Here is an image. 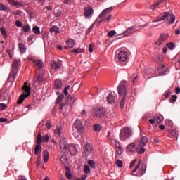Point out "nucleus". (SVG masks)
<instances>
[{
  "label": "nucleus",
  "mask_w": 180,
  "mask_h": 180,
  "mask_svg": "<svg viewBox=\"0 0 180 180\" xmlns=\"http://www.w3.org/2000/svg\"><path fill=\"white\" fill-rule=\"evenodd\" d=\"M60 153H62V157L60 158V161L63 162V160H65V157L68 155L70 153V155H75L77 154V147L75 145H69L68 142L67 141V139L62 138L60 139Z\"/></svg>",
  "instance_id": "obj_1"
},
{
  "label": "nucleus",
  "mask_w": 180,
  "mask_h": 180,
  "mask_svg": "<svg viewBox=\"0 0 180 180\" xmlns=\"http://www.w3.org/2000/svg\"><path fill=\"white\" fill-rule=\"evenodd\" d=\"M119 95H123V98L120 101V108L123 109L124 108V102L126 101V95H127V91L126 90V81H122L120 83L117 87Z\"/></svg>",
  "instance_id": "obj_2"
},
{
  "label": "nucleus",
  "mask_w": 180,
  "mask_h": 180,
  "mask_svg": "<svg viewBox=\"0 0 180 180\" xmlns=\"http://www.w3.org/2000/svg\"><path fill=\"white\" fill-rule=\"evenodd\" d=\"M130 137H131V129L129 127L122 128L120 133V140L121 141H126Z\"/></svg>",
  "instance_id": "obj_3"
},
{
  "label": "nucleus",
  "mask_w": 180,
  "mask_h": 180,
  "mask_svg": "<svg viewBox=\"0 0 180 180\" xmlns=\"http://www.w3.org/2000/svg\"><path fill=\"white\" fill-rule=\"evenodd\" d=\"M106 113V111L105 110V108L103 107H98L95 108L94 110V117L97 119H103L105 117V115Z\"/></svg>",
  "instance_id": "obj_4"
},
{
  "label": "nucleus",
  "mask_w": 180,
  "mask_h": 180,
  "mask_svg": "<svg viewBox=\"0 0 180 180\" xmlns=\"http://www.w3.org/2000/svg\"><path fill=\"white\" fill-rule=\"evenodd\" d=\"M74 127L76 129V130L78 131V133H80L82 134L84 133V123L82 122V120L79 119H77L74 123Z\"/></svg>",
  "instance_id": "obj_5"
},
{
  "label": "nucleus",
  "mask_w": 180,
  "mask_h": 180,
  "mask_svg": "<svg viewBox=\"0 0 180 180\" xmlns=\"http://www.w3.org/2000/svg\"><path fill=\"white\" fill-rule=\"evenodd\" d=\"M167 72L168 71L167 70L165 65H162L155 70V74L158 77V75H167Z\"/></svg>",
  "instance_id": "obj_6"
},
{
  "label": "nucleus",
  "mask_w": 180,
  "mask_h": 180,
  "mask_svg": "<svg viewBox=\"0 0 180 180\" xmlns=\"http://www.w3.org/2000/svg\"><path fill=\"white\" fill-rule=\"evenodd\" d=\"M115 60L122 62L126 61V60H127V52L124 51H120L119 53L116 56Z\"/></svg>",
  "instance_id": "obj_7"
},
{
  "label": "nucleus",
  "mask_w": 180,
  "mask_h": 180,
  "mask_svg": "<svg viewBox=\"0 0 180 180\" xmlns=\"http://www.w3.org/2000/svg\"><path fill=\"white\" fill-rule=\"evenodd\" d=\"M166 40H168V34H162L160 35L158 40L156 41L155 44L160 46L162 43L165 42Z\"/></svg>",
  "instance_id": "obj_8"
},
{
  "label": "nucleus",
  "mask_w": 180,
  "mask_h": 180,
  "mask_svg": "<svg viewBox=\"0 0 180 180\" xmlns=\"http://www.w3.org/2000/svg\"><path fill=\"white\" fill-rule=\"evenodd\" d=\"M93 149L94 148L91 144L86 143L84 148V155H85V157H89V155H91L92 153Z\"/></svg>",
  "instance_id": "obj_9"
},
{
  "label": "nucleus",
  "mask_w": 180,
  "mask_h": 180,
  "mask_svg": "<svg viewBox=\"0 0 180 180\" xmlns=\"http://www.w3.org/2000/svg\"><path fill=\"white\" fill-rule=\"evenodd\" d=\"M51 70H53V71H57L58 70H60V68L62 65L61 60H58L57 62L53 60L51 63Z\"/></svg>",
  "instance_id": "obj_10"
},
{
  "label": "nucleus",
  "mask_w": 180,
  "mask_h": 180,
  "mask_svg": "<svg viewBox=\"0 0 180 180\" xmlns=\"http://www.w3.org/2000/svg\"><path fill=\"white\" fill-rule=\"evenodd\" d=\"M136 30H137V29L136 28V26H132L129 28H127L126 30V31L124 32V33L122 34H123V36H125V37L130 36V35L133 34V33H134V32H136Z\"/></svg>",
  "instance_id": "obj_11"
},
{
  "label": "nucleus",
  "mask_w": 180,
  "mask_h": 180,
  "mask_svg": "<svg viewBox=\"0 0 180 180\" xmlns=\"http://www.w3.org/2000/svg\"><path fill=\"white\" fill-rule=\"evenodd\" d=\"M94 13V8L91 6H88L84 8V16L88 18L91 16V14Z\"/></svg>",
  "instance_id": "obj_12"
},
{
  "label": "nucleus",
  "mask_w": 180,
  "mask_h": 180,
  "mask_svg": "<svg viewBox=\"0 0 180 180\" xmlns=\"http://www.w3.org/2000/svg\"><path fill=\"white\" fill-rule=\"evenodd\" d=\"M149 122L151 124H160L161 123V117L160 116H155L153 119H150Z\"/></svg>",
  "instance_id": "obj_13"
},
{
  "label": "nucleus",
  "mask_w": 180,
  "mask_h": 180,
  "mask_svg": "<svg viewBox=\"0 0 180 180\" xmlns=\"http://www.w3.org/2000/svg\"><path fill=\"white\" fill-rule=\"evenodd\" d=\"M8 4L12 6H15V8H20L23 6V4L19 1H15V0H7Z\"/></svg>",
  "instance_id": "obj_14"
},
{
  "label": "nucleus",
  "mask_w": 180,
  "mask_h": 180,
  "mask_svg": "<svg viewBox=\"0 0 180 180\" xmlns=\"http://www.w3.org/2000/svg\"><path fill=\"white\" fill-rule=\"evenodd\" d=\"M49 32L51 34H53V33H55V34H58V33H60V27H58L57 25H53L49 28Z\"/></svg>",
  "instance_id": "obj_15"
},
{
  "label": "nucleus",
  "mask_w": 180,
  "mask_h": 180,
  "mask_svg": "<svg viewBox=\"0 0 180 180\" xmlns=\"http://www.w3.org/2000/svg\"><path fill=\"white\" fill-rule=\"evenodd\" d=\"M113 11V7H109L108 8L104 9L102 13L99 15L98 19H102L106 13H109V12H112Z\"/></svg>",
  "instance_id": "obj_16"
},
{
  "label": "nucleus",
  "mask_w": 180,
  "mask_h": 180,
  "mask_svg": "<svg viewBox=\"0 0 180 180\" xmlns=\"http://www.w3.org/2000/svg\"><path fill=\"white\" fill-rule=\"evenodd\" d=\"M22 89H24L25 92L27 94H25V96H30V91H32V89L30 88V86L27 85V82H25L24 84Z\"/></svg>",
  "instance_id": "obj_17"
},
{
  "label": "nucleus",
  "mask_w": 180,
  "mask_h": 180,
  "mask_svg": "<svg viewBox=\"0 0 180 180\" xmlns=\"http://www.w3.org/2000/svg\"><path fill=\"white\" fill-rule=\"evenodd\" d=\"M148 141V140L147 139V136L142 137L139 143V148L144 147V146H146V144H147Z\"/></svg>",
  "instance_id": "obj_18"
},
{
  "label": "nucleus",
  "mask_w": 180,
  "mask_h": 180,
  "mask_svg": "<svg viewBox=\"0 0 180 180\" xmlns=\"http://www.w3.org/2000/svg\"><path fill=\"white\" fill-rule=\"evenodd\" d=\"M106 101H107V102H108V103H115V102L116 101V98L113 95L109 94L106 97Z\"/></svg>",
  "instance_id": "obj_19"
},
{
  "label": "nucleus",
  "mask_w": 180,
  "mask_h": 180,
  "mask_svg": "<svg viewBox=\"0 0 180 180\" xmlns=\"http://www.w3.org/2000/svg\"><path fill=\"white\" fill-rule=\"evenodd\" d=\"M28 96H26V94H25V93H22L18 101H17L18 105H21V103H23L25 99H26V98H27Z\"/></svg>",
  "instance_id": "obj_20"
},
{
  "label": "nucleus",
  "mask_w": 180,
  "mask_h": 180,
  "mask_svg": "<svg viewBox=\"0 0 180 180\" xmlns=\"http://www.w3.org/2000/svg\"><path fill=\"white\" fill-rule=\"evenodd\" d=\"M168 19H169V13L165 12L163 13L162 18L158 19V21L162 22V20H168Z\"/></svg>",
  "instance_id": "obj_21"
},
{
  "label": "nucleus",
  "mask_w": 180,
  "mask_h": 180,
  "mask_svg": "<svg viewBox=\"0 0 180 180\" xmlns=\"http://www.w3.org/2000/svg\"><path fill=\"white\" fill-rule=\"evenodd\" d=\"M18 65H19V60H18L17 59H14L12 65V70L18 71Z\"/></svg>",
  "instance_id": "obj_22"
},
{
  "label": "nucleus",
  "mask_w": 180,
  "mask_h": 180,
  "mask_svg": "<svg viewBox=\"0 0 180 180\" xmlns=\"http://www.w3.org/2000/svg\"><path fill=\"white\" fill-rule=\"evenodd\" d=\"M16 74H18V71L12 70V72L10 73L9 77H8V82H12V81H13Z\"/></svg>",
  "instance_id": "obj_23"
},
{
  "label": "nucleus",
  "mask_w": 180,
  "mask_h": 180,
  "mask_svg": "<svg viewBox=\"0 0 180 180\" xmlns=\"http://www.w3.org/2000/svg\"><path fill=\"white\" fill-rule=\"evenodd\" d=\"M66 43L69 49H72V47H74V46L75 45V41L72 39H68Z\"/></svg>",
  "instance_id": "obj_24"
},
{
  "label": "nucleus",
  "mask_w": 180,
  "mask_h": 180,
  "mask_svg": "<svg viewBox=\"0 0 180 180\" xmlns=\"http://www.w3.org/2000/svg\"><path fill=\"white\" fill-rule=\"evenodd\" d=\"M41 153V145L37 144L34 149L35 155H39Z\"/></svg>",
  "instance_id": "obj_25"
},
{
  "label": "nucleus",
  "mask_w": 180,
  "mask_h": 180,
  "mask_svg": "<svg viewBox=\"0 0 180 180\" xmlns=\"http://www.w3.org/2000/svg\"><path fill=\"white\" fill-rule=\"evenodd\" d=\"M37 82L38 84H40V82H43V75H41V74H39L37 76V78L34 79V84H37Z\"/></svg>",
  "instance_id": "obj_26"
},
{
  "label": "nucleus",
  "mask_w": 180,
  "mask_h": 180,
  "mask_svg": "<svg viewBox=\"0 0 180 180\" xmlns=\"http://www.w3.org/2000/svg\"><path fill=\"white\" fill-rule=\"evenodd\" d=\"M63 86V83L60 79H56L55 80V88L56 89H60Z\"/></svg>",
  "instance_id": "obj_27"
},
{
  "label": "nucleus",
  "mask_w": 180,
  "mask_h": 180,
  "mask_svg": "<svg viewBox=\"0 0 180 180\" xmlns=\"http://www.w3.org/2000/svg\"><path fill=\"white\" fill-rule=\"evenodd\" d=\"M19 49L21 54H24V53H26V48L25 47V44L20 43Z\"/></svg>",
  "instance_id": "obj_28"
},
{
  "label": "nucleus",
  "mask_w": 180,
  "mask_h": 180,
  "mask_svg": "<svg viewBox=\"0 0 180 180\" xmlns=\"http://www.w3.org/2000/svg\"><path fill=\"white\" fill-rule=\"evenodd\" d=\"M0 11H4L5 12H11V8L9 7L0 4Z\"/></svg>",
  "instance_id": "obj_29"
},
{
  "label": "nucleus",
  "mask_w": 180,
  "mask_h": 180,
  "mask_svg": "<svg viewBox=\"0 0 180 180\" xmlns=\"http://www.w3.org/2000/svg\"><path fill=\"white\" fill-rule=\"evenodd\" d=\"M61 131H63V127L61 126L57 127L54 130L55 134H58V136H61Z\"/></svg>",
  "instance_id": "obj_30"
},
{
  "label": "nucleus",
  "mask_w": 180,
  "mask_h": 180,
  "mask_svg": "<svg viewBox=\"0 0 180 180\" xmlns=\"http://www.w3.org/2000/svg\"><path fill=\"white\" fill-rule=\"evenodd\" d=\"M169 18H170V20L169 21V24L172 25L174 22H175V15L171 14L169 13Z\"/></svg>",
  "instance_id": "obj_31"
},
{
  "label": "nucleus",
  "mask_w": 180,
  "mask_h": 180,
  "mask_svg": "<svg viewBox=\"0 0 180 180\" xmlns=\"http://www.w3.org/2000/svg\"><path fill=\"white\" fill-rule=\"evenodd\" d=\"M32 32L34 33V34L39 35L40 34V27L38 26H35L32 28Z\"/></svg>",
  "instance_id": "obj_32"
},
{
  "label": "nucleus",
  "mask_w": 180,
  "mask_h": 180,
  "mask_svg": "<svg viewBox=\"0 0 180 180\" xmlns=\"http://www.w3.org/2000/svg\"><path fill=\"white\" fill-rule=\"evenodd\" d=\"M49 151L44 150V162H47V161H49Z\"/></svg>",
  "instance_id": "obj_33"
},
{
  "label": "nucleus",
  "mask_w": 180,
  "mask_h": 180,
  "mask_svg": "<svg viewBox=\"0 0 180 180\" xmlns=\"http://www.w3.org/2000/svg\"><path fill=\"white\" fill-rule=\"evenodd\" d=\"M37 143L38 145L41 144V132H40V131L38 132V136L37 137Z\"/></svg>",
  "instance_id": "obj_34"
},
{
  "label": "nucleus",
  "mask_w": 180,
  "mask_h": 180,
  "mask_svg": "<svg viewBox=\"0 0 180 180\" xmlns=\"http://www.w3.org/2000/svg\"><path fill=\"white\" fill-rule=\"evenodd\" d=\"M63 98H64V94L59 95L56 101V105H58V103H61V101H63Z\"/></svg>",
  "instance_id": "obj_35"
},
{
  "label": "nucleus",
  "mask_w": 180,
  "mask_h": 180,
  "mask_svg": "<svg viewBox=\"0 0 180 180\" xmlns=\"http://www.w3.org/2000/svg\"><path fill=\"white\" fill-rule=\"evenodd\" d=\"M0 32L2 34V36L6 39V37H8V34H6V30H5V27H1L0 28Z\"/></svg>",
  "instance_id": "obj_36"
},
{
  "label": "nucleus",
  "mask_w": 180,
  "mask_h": 180,
  "mask_svg": "<svg viewBox=\"0 0 180 180\" xmlns=\"http://www.w3.org/2000/svg\"><path fill=\"white\" fill-rule=\"evenodd\" d=\"M167 46L168 47V49H169V50H174V49H175L176 47V45L175 43L169 42L167 44Z\"/></svg>",
  "instance_id": "obj_37"
},
{
  "label": "nucleus",
  "mask_w": 180,
  "mask_h": 180,
  "mask_svg": "<svg viewBox=\"0 0 180 180\" xmlns=\"http://www.w3.org/2000/svg\"><path fill=\"white\" fill-rule=\"evenodd\" d=\"M134 143H130L129 145L127 146V150H129L131 153L134 151Z\"/></svg>",
  "instance_id": "obj_38"
},
{
  "label": "nucleus",
  "mask_w": 180,
  "mask_h": 180,
  "mask_svg": "<svg viewBox=\"0 0 180 180\" xmlns=\"http://www.w3.org/2000/svg\"><path fill=\"white\" fill-rule=\"evenodd\" d=\"M84 169L85 174H91V168H89V166L88 165H84Z\"/></svg>",
  "instance_id": "obj_39"
},
{
  "label": "nucleus",
  "mask_w": 180,
  "mask_h": 180,
  "mask_svg": "<svg viewBox=\"0 0 180 180\" xmlns=\"http://www.w3.org/2000/svg\"><path fill=\"white\" fill-rule=\"evenodd\" d=\"M94 131H101V125L99 124H95L94 125Z\"/></svg>",
  "instance_id": "obj_40"
},
{
  "label": "nucleus",
  "mask_w": 180,
  "mask_h": 180,
  "mask_svg": "<svg viewBox=\"0 0 180 180\" xmlns=\"http://www.w3.org/2000/svg\"><path fill=\"white\" fill-rule=\"evenodd\" d=\"M176 99H178V96L176 95L172 96L170 98L171 103H175L176 102Z\"/></svg>",
  "instance_id": "obj_41"
},
{
  "label": "nucleus",
  "mask_w": 180,
  "mask_h": 180,
  "mask_svg": "<svg viewBox=\"0 0 180 180\" xmlns=\"http://www.w3.org/2000/svg\"><path fill=\"white\" fill-rule=\"evenodd\" d=\"M71 51H72V53H75L76 54H79V53H82V51H84V49L78 48L76 49H73Z\"/></svg>",
  "instance_id": "obj_42"
},
{
  "label": "nucleus",
  "mask_w": 180,
  "mask_h": 180,
  "mask_svg": "<svg viewBox=\"0 0 180 180\" xmlns=\"http://www.w3.org/2000/svg\"><path fill=\"white\" fill-rule=\"evenodd\" d=\"M34 64H36V65H37L39 69L43 68V63L41 62V60H36Z\"/></svg>",
  "instance_id": "obj_43"
},
{
  "label": "nucleus",
  "mask_w": 180,
  "mask_h": 180,
  "mask_svg": "<svg viewBox=\"0 0 180 180\" xmlns=\"http://www.w3.org/2000/svg\"><path fill=\"white\" fill-rule=\"evenodd\" d=\"M116 165L119 168H122L123 167V162H122V160H117L116 161Z\"/></svg>",
  "instance_id": "obj_44"
},
{
  "label": "nucleus",
  "mask_w": 180,
  "mask_h": 180,
  "mask_svg": "<svg viewBox=\"0 0 180 180\" xmlns=\"http://www.w3.org/2000/svg\"><path fill=\"white\" fill-rule=\"evenodd\" d=\"M146 173V167H140L139 170V175H143Z\"/></svg>",
  "instance_id": "obj_45"
},
{
  "label": "nucleus",
  "mask_w": 180,
  "mask_h": 180,
  "mask_svg": "<svg viewBox=\"0 0 180 180\" xmlns=\"http://www.w3.org/2000/svg\"><path fill=\"white\" fill-rule=\"evenodd\" d=\"M140 164H141V162L139 161V163L135 166L134 169L132 170L133 174L136 172L139 168H140Z\"/></svg>",
  "instance_id": "obj_46"
},
{
  "label": "nucleus",
  "mask_w": 180,
  "mask_h": 180,
  "mask_svg": "<svg viewBox=\"0 0 180 180\" xmlns=\"http://www.w3.org/2000/svg\"><path fill=\"white\" fill-rule=\"evenodd\" d=\"M87 163L89 165V167H91V168H95L96 165H95V162H94V160H89Z\"/></svg>",
  "instance_id": "obj_47"
},
{
  "label": "nucleus",
  "mask_w": 180,
  "mask_h": 180,
  "mask_svg": "<svg viewBox=\"0 0 180 180\" xmlns=\"http://www.w3.org/2000/svg\"><path fill=\"white\" fill-rule=\"evenodd\" d=\"M22 30H23V32H25V33H27V32L30 30V27L29 25H24L22 27Z\"/></svg>",
  "instance_id": "obj_48"
},
{
  "label": "nucleus",
  "mask_w": 180,
  "mask_h": 180,
  "mask_svg": "<svg viewBox=\"0 0 180 180\" xmlns=\"http://www.w3.org/2000/svg\"><path fill=\"white\" fill-rule=\"evenodd\" d=\"M8 106L5 103H0V112L2 110H5Z\"/></svg>",
  "instance_id": "obj_49"
},
{
  "label": "nucleus",
  "mask_w": 180,
  "mask_h": 180,
  "mask_svg": "<svg viewBox=\"0 0 180 180\" xmlns=\"http://www.w3.org/2000/svg\"><path fill=\"white\" fill-rule=\"evenodd\" d=\"M123 151L124 150H123V148H122V146L117 148V154H119V155H122Z\"/></svg>",
  "instance_id": "obj_50"
},
{
  "label": "nucleus",
  "mask_w": 180,
  "mask_h": 180,
  "mask_svg": "<svg viewBox=\"0 0 180 180\" xmlns=\"http://www.w3.org/2000/svg\"><path fill=\"white\" fill-rule=\"evenodd\" d=\"M115 34H116V32L115 30L110 31L108 33V36L109 37H113V36H115Z\"/></svg>",
  "instance_id": "obj_51"
},
{
  "label": "nucleus",
  "mask_w": 180,
  "mask_h": 180,
  "mask_svg": "<svg viewBox=\"0 0 180 180\" xmlns=\"http://www.w3.org/2000/svg\"><path fill=\"white\" fill-rule=\"evenodd\" d=\"M34 38V34H31L27 37V43H30V41H32L33 40V39Z\"/></svg>",
  "instance_id": "obj_52"
},
{
  "label": "nucleus",
  "mask_w": 180,
  "mask_h": 180,
  "mask_svg": "<svg viewBox=\"0 0 180 180\" xmlns=\"http://www.w3.org/2000/svg\"><path fill=\"white\" fill-rule=\"evenodd\" d=\"M8 95H9V91H8V90H6V91L4 92V95H3V98H4V101L6 100V99H8Z\"/></svg>",
  "instance_id": "obj_53"
},
{
  "label": "nucleus",
  "mask_w": 180,
  "mask_h": 180,
  "mask_svg": "<svg viewBox=\"0 0 180 180\" xmlns=\"http://www.w3.org/2000/svg\"><path fill=\"white\" fill-rule=\"evenodd\" d=\"M15 26H17V27H22V26H23V24L22 23V22L17 20L15 22Z\"/></svg>",
  "instance_id": "obj_54"
},
{
  "label": "nucleus",
  "mask_w": 180,
  "mask_h": 180,
  "mask_svg": "<svg viewBox=\"0 0 180 180\" xmlns=\"http://www.w3.org/2000/svg\"><path fill=\"white\" fill-rule=\"evenodd\" d=\"M65 176L68 178V179H71V178H72V176L70 172H66Z\"/></svg>",
  "instance_id": "obj_55"
},
{
  "label": "nucleus",
  "mask_w": 180,
  "mask_h": 180,
  "mask_svg": "<svg viewBox=\"0 0 180 180\" xmlns=\"http://www.w3.org/2000/svg\"><path fill=\"white\" fill-rule=\"evenodd\" d=\"M95 26V23H93L88 29L87 32L88 33H91L92 32V29H94V27Z\"/></svg>",
  "instance_id": "obj_56"
},
{
  "label": "nucleus",
  "mask_w": 180,
  "mask_h": 180,
  "mask_svg": "<svg viewBox=\"0 0 180 180\" xmlns=\"http://www.w3.org/2000/svg\"><path fill=\"white\" fill-rule=\"evenodd\" d=\"M93 47H94V46H92V44H89V53H94Z\"/></svg>",
  "instance_id": "obj_57"
},
{
  "label": "nucleus",
  "mask_w": 180,
  "mask_h": 180,
  "mask_svg": "<svg viewBox=\"0 0 180 180\" xmlns=\"http://www.w3.org/2000/svg\"><path fill=\"white\" fill-rule=\"evenodd\" d=\"M146 150H144V148H140V150H138V154H144Z\"/></svg>",
  "instance_id": "obj_58"
},
{
  "label": "nucleus",
  "mask_w": 180,
  "mask_h": 180,
  "mask_svg": "<svg viewBox=\"0 0 180 180\" xmlns=\"http://www.w3.org/2000/svg\"><path fill=\"white\" fill-rule=\"evenodd\" d=\"M45 127H46V129H48V130H50V129L51 128V124H50V122H46L45 124Z\"/></svg>",
  "instance_id": "obj_59"
},
{
  "label": "nucleus",
  "mask_w": 180,
  "mask_h": 180,
  "mask_svg": "<svg viewBox=\"0 0 180 180\" xmlns=\"http://www.w3.org/2000/svg\"><path fill=\"white\" fill-rule=\"evenodd\" d=\"M27 59L30 60V61L34 63H34H36V59L32 57V56L27 57Z\"/></svg>",
  "instance_id": "obj_60"
},
{
  "label": "nucleus",
  "mask_w": 180,
  "mask_h": 180,
  "mask_svg": "<svg viewBox=\"0 0 180 180\" xmlns=\"http://www.w3.org/2000/svg\"><path fill=\"white\" fill-rule=\"evenodd\" d=\"M115 144L116 148H118L119 147H122V146L120 145V142H119V141H116L115 142Z\"/></svg>",
  "instance_id": "obj_61"
},
{
  "label": "nucleus",
  "mask_w": 180,
  "mask_h": 180,
  "mask_svg": "<svg viewBox=\"0 0 180 180\" xmlns=\"http://www.w3.org/2000/svg\"><path fill=\"white\" fill-rule=\"evenodd\" d=\"M49 135H47V134L45 135V137L43 139V141H46V143H49Z\"/></svg>",
  "instance_id": "obj_62"
},
{
  "label": "nucleus",
  "mask_w": 180,
  "mask_h": 180,
  "mask_svg": "<svg viewBox=\"0 0 180 180\" xmlns=\"http://www.w3.org/2000/svg\"><path fill=\"white\" fill-rule=\"evenodd\" d=\"M179 93H180V87H176L175 89V94L178 95L179 94Z\"/></svg>",
  "instance_id": "obj_63"
},
{
  "label": "nucleus",
  "mask_w": 180,
  "mask_h": 180,
  "mask_svg": "<svg viewBox=\"0 0 180 180\" xmlns=\"http://www.w3.org/2000/svg\"><path fill=\"white\" fill-rule=\"evenodd\" d=\"M18 180H27V179H26V177H25L23 176H19Z\"/></svg>",
  "instance_id": "obj_64"
}]
</instances>
